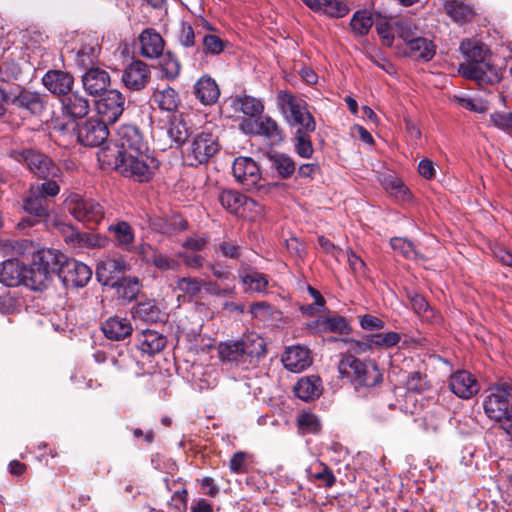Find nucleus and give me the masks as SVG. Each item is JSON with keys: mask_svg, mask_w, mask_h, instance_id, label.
<instances>
[{"mask_svg": "<svg viewBox=\"0 0 512 512\" xmlns=\"http://www.w3.org/2000/svg\"><path fill=\"white\" fill-rule=\"evenodd\" d=\"M459 49L467 60L460 64L459 71L467 79L475 80L478 84L494 83L500 80L496 68L485 62L486 50L484 45L476 40L464 39Z\"/></svg>", "mask_w": 512, "mask_h": 512, "instance_id": "nucleus-1", "label": "nucleus"}, {"mask_svg": "<svg viewBox=\"0 0 512 512\" xmlns=\"http://www.w3.org/2000/svg\"><path fill=\"white\" fill-rule=\"evenodd\" d=\"M338 371L357 391L373 388L379 385L383 379L375 361L361 360L349 353L342 355Z\"/></svg>", "mask_w": 512, "mask_h": 512, "instance_id": "nucleus-2", "label": "nucleus"}, {"mask_svg": "<svg viewBox=\"0 0 512 512\" xmlns=\"http://www.w3.org/2000/svg\"><path fill=\"white\" fill-rule=\"evenodd\" d=\"M148 151L147 142L136 125L125 124L118 128L113 144L102 148L98 153L99 161L112 164V157Z\"/></svg>", "mask_w": 512, "mask_h": 512, "instance_id": "nucleus-3", "label": "nucleus"}, {"mask_svg": "<svg viewBox=\"0 0 512 512\" xmlns=\"http://www.w3.org/2000/svg\"><path fill=\"white\" fill-rule=\"evenodd\" d=\"M117 172L135 182L145 183L152 180L159 162L148 151L112 157V164Z\"/></svg>", "mask_w": 512, "mask_h": 512, "instance_id": "nucleus-4", "label": "nucleus"}, {"mask_svg": "<svg viewBox=\"0 0 512 512\" xmlns=\"http://www.w3.org/2000/svg\"><path fill=\"white\" fill-rule=\"evenodd\" d=\"M0 94L5 103H10L27 114L39 116L46 108L45 96L36 91L27 90L20 85H10L0 77Z\"/></svg>", "mask_w": 512, "mask_h": 512, "instance_id": "nucleus-5", "label": "nucleus"}, {"mask_svg": "<svg viewBox=\"0 0 512 512\" xmlns=\"http://www.w3.org/2000/svg\"><path fill=\"white\" fill-rule=\"evenodd\" d=\"M278 105L285 120L296 132H314L316 122L307 109V103L290 92L281 91L278 94Z\"/></svg>", "mask_w": 512, "mask_h": 512, "instance_id": "nucleus-6", "label": "nucleus"}, {"mask_svg": "<svg viewBox=\"0 0 512 512\" xmlns=\"http://www.w3.org/2000/svg\"><path fill=\"white\" fill-rule=\"evenodd\" d=\"M60 260L52 250H42L33 257V262L27 268L23 275L22 284L32 290H42L50 278L52 272H55Z\"/></svg>", "mask_w": 512, "mask_h": 512, "instance_id": "nucleus-7", "label": "nucleus"}, {"mask_svg": "<svg viewBox=\"0 0 512 512\" xmlns=\"http://www.w3.org/2000/svg\"><path fill=\"white\" fill-rule=\"evenodd\" d=\"M219 150L217 137L207 131L194 134L186 143L185 159L190 166L206 163Z\"/></svg>", "mask_w": 512, "mask_h": 512, "instance_id": "nucleus-8", "label": "nucleus"}, {"mask_svg": "<svg viewBox=\"0 0 512 512\" xmlns=\"http://www.w3.org/2000/svg\"><path fill=\"white\" fill-rule=\"evenodd\" d=\"M69 213L79 222L98 224L104 218V207L92 198L71 193L65 199Z\"/></svg>", "mask_w": 512, "mask_h": 512, "instance_id": "nucleus-9", "label": "nucleus"}, {"mask_svg": "<svg viewBox=\"0 0 512 512\" xmlns=\"http://www.w3.org/2000/svg\"><path fill=\"white\" fill-rule=\"evenodd\" d=\"M483 408L486 416L496 423L512 411L507 382L490 388L489 394L484 399Z\"/></svg>", "mask_w": 512, "mask_h": 512, "instance_id": "nucleus-10", "label": "nucleus"}, {"mask_svg": "<svg viewBox=\"0 0 512 512\" xmlns=\"http://www.w3.org/2000/svg\"><path fill=\"white\" fill-rule=\"evenodd\" d=\"M18 161H23L28 169L39 178L56 179L61 177L62 172L57 164L39 151L25 150L19 154Z\"/></svg>", "mask_w": 512, "mask_h": 512, "instance_id": "nucleus-11", "label": "nucleus"}, {"mask_svg": "<svg viewBox=\"0 0 512 512\" xmlns=\"http://www.w3.org/2000/svg\"><path fill=\"white\" fill-rule=\"evenodd\" d=\"M125 96L116 89H110L101 94L95 102L97 114L107 123H115L126 109Z\"/></svg>", "mask_w": 512, "mask_h": 512, "instance_id": "nucleus-12", "label": "nucleus"}, {"mask_svg": "<svg viewBox=\"0 0 512 512\" xmlns=\"http://www.w3.org/2000/svg\"><path fill=\"white\" fill-rule=\"evenodd\" d=\"M56 271L63 284L67 287H84L92 276L89 266L75 259H67L57 265Z\"/></svg>", "mask_w": 512, "mask_h": 512, "instance_id": "nucleus-13", "label": "nucleus"}, {"mask_svg": "<svg viewBox=\"0 0 512 512\" xmlns=\"http://www.w3.org/2000/svg\"><path fill=\"white\" fill-rule=\"evenodd\" d=\"M49 199L40 195L39 190L30 187L28 195L23 199V209L32 216L22 219L18 223L20 229L34 226L37 222L49 216Z\"/></svg>", "mask_w": 512, "mask_h": 512, "instance_id": "nucleus-14", "label": "nucleus"}, {"mask_svg": "<svg viewBox=\"0 0 512 512\" xmlns=\"http://www.w3.org/2000/svg\"><path fill=\"white\" fill-rule=\"evenodd\" d=\"M109 136L107 122L101 118H89L77 129L78 141L88 147H97L102 145Z\"/></svg>", "mask_w": 512, "mask_h": 512, "instance_id": "nucleus-15", "label": "nucleus"}, {"mask_svg": "<svg viewBox=\"0 0 512 512\" xmlns=\"http://www.w3.org/2000/svg\"><path fill=\"white\" fill-rule=\"evenodd\" d=\"M232 171L235 179L246 189L258 188L261 171L257 163L250 157H238L234 160Z\"/></svg>", "mask_w": 512, "mask_h": 512, "instance_id": "nucleus-16", "label": "nucleus"}, {"mask_svg": "<svg viewBox=\"0 0 512 512\" xmlns=\"http://www.w3.org/2000/svg\"><path fill=\"white\" fill-rule=\"evenodd\" d=\"M150 69L141 60L132 61L122 73V82L132 91L142 90L150 80Z\"/></svg>", "mask_w": 512, "mask_h": 512, "instance_id": "nucleus-17", "label": "nucleus"}, {"mask_svg": "<svg viewBox=\"0 0 512 512\" xmlns=\"http://www.w3.org/2000/svg\"><path fill=\"white\" fill-rule=\"evenodd\" d=\"M127 268V263L122 257L106 258L96 267L97 280L105 286H115Z\"/></svg>", "mask_w": 512, "mask_h": 512, "instance_id": "nucleus-18", "label": "nucleus"}, {"mask_svg": "<svg viewBox=\"0 0 512 512\" xmlns=\"http://www.w3.org/2000/svg\"><path fill=\"white\" fill-rule=\"evenodd\" d=\"M451 391L462 399H470L476 395L480 389L479 383L470 372L458 370L454 372L449 379Z\"/></svg>", "mask_w": 512, "mask_h": 512, "instance_id": "nucleus-19", "label": "nucleus"}, {"mask_svg": "<svg viewBox=\"0 0 512 512\" xmlns=\"http://www.w3.org/2000/svg\"><path fill=\"white\" fill-rule=\"evenodd\" d=\"M44 87L59 100L73 89L74 77L62 70H49L43 78Z\"/></svg>", "mask_w": 512, "mask_h": 512, "instance_id": "nucleus-20", "label": "nucleus"}, {"mask_svg": "<svg viewBox=\"0 0 512 512\" xmlns=\"http://www.w3.org/2000/svg\"><path fill=\"white\" fill-rule=\"evenodd\" d=\"M63 115L76 120L85 117L90 111V102L85 95L73 89L60 100Z\"/></svg>", "mask_w": 512, "mask_h": 512, "instance_id": "nucleus-21", "label": "nucleus"}, {"mask_svg": "<svg viewBox=\"0 0 512 512\" xmlns=\"http://www.w3.org/2000/svg\"><path fill=\"white\" fill-rule=\"evenodd\" d=\"M84 90L92 96L104 93L110 85V76L107 71L99 67H90L82 75Z\"/></svg>", "mask_w": 512, "mask_h": 512, "instance_id": "nucleus-22", "label": "nucleus"}, {"mask_svg": "<svg viewBox=\"0 0 512 512\" xmlns=\"http://www.w3.org/2000/svg\"><path fill=\"white\" fill-rule=\"evenodd\" d=\"M65 242L75 249H95L104 247L107 243V238L97 233L80 232L70 229V232L65 235Z\"/></svg>", "mask_w": 512, "mask_h": 512, "instance_id": "nucleus-23", "label": "nucleus"}, {"mask_svg": "<svg viewBox=\"0 0 512 512\" xmlns=\"http://www.w3.org/2000/svg\"><path fill=\"white\" fill-rule=\"evenodd\" d=\"M101 329L105 337L113 341L125 340L133 332L132 322L120 316L109 317L102 323Z\"/></svg>", "mask_w": 512, "mask_h": 512, "instance_id": "nucleus-24", "label": "nucleus"}, {"mask_svg": "<svg viewBox=\"0 0 512 512\" xmlns=\"http://www.w3.org/2000/svg\"><path fill=\"white\" fill-rule=\"evenodd\" d=\"M308 328L314 333L332 332L342 335L351 332L348 320L340 315L316 319L308 324Z\"/></svg>", "mask_w": 512, "mask_h": 512, "instance_id": "nucleus-25", "label": "nucleus"}, {"mask_svg": "<svg viewBox=\"0 0 512 512\" xmlns=\"http://www.w3.org/2000/svg\"><path fill=\"white\" fill-rule=\"evenodd\" d=\"M285 368L291 372H301L311 364L310 352L307 348L301 346H291L286 348L282 357Z\"/></svg>", "mask_w": 512, "mask_h": 512, "instance_id": "nucleus-26", "label": "nucleus"}, {"mask_svg": "<svg viewBox=\"0 0 512 512\" xmlns=\"http://www.w3.org/2000/svg\"><path fill=\"white\" fill-rule=\"evenodd\" d=\"M138 348L149 357L160 353L166 346L167 340L164 335L155 330H143L137 335Z\"/></svg>", "mask_w": 512, "mask_h": 512, "instance_id": "nucleus-27", "label": "nucleus"}, {"mask_svg": "<svg viewBox=\"0 0 512 512\" xmlns=\"http://www.w3.org/2000/svg\"><path fill=\"white\" fill-rule=\"evenodd\" d=\"M257 135L265 137L271 144L278 145L284 140V134L279 124L270 116H260L254 120Z\"/></svg>", "mask_w": 512, "mask_h": 512, "instance_id": "nucleus-28", "label": "nucleus"}, {"mask_svg": "<svg viewBox=\"0 0 512 512\" xmlns=\"http://www.w3.org/2000/svg\"><path fill=\"white\" fill-rule=\"evenodd\" d=\"M141 55L149 58H158L164 49V41L159 33L153 29H145L139 37Z\"/></svg>", "mask_w": 512, "mask_h": 512, "instance_id": "nucleus-29", "label": "nucleus"}, {"mask_svg": "<svg viewBox=\"0 0 512 512\" xmlns=\"http://www.w3.org/2000/svg\"><path fill=\"white\" fill-rule=\"evenodd\" d=\"M25 266L17 260H6L0 264V283L7 287L22 284Z\"/></svg>", "mask_w": 512, "mask_h": 512, "instance_id": "nucleus-30", "label": "nucleus"}, {"mask_svg": "<svg viewBox=\"0 0 512 512\" xmlns=\"http://www.w3.org/2000/svg\"><path fill=\"white\" fill-rule=\"evenodd\" d=\"M194 94L202 104L211 105L218 100L220 90L214 79L203 76L195 83Z\"/></svg>", "mask_w": 512, "mask_h": 512, "instance_id": "nucleus-31", "label": "nucleus"}, {"mask_svg": "<svg viewBox=\"0 0 512 512\" xmlns=\"http://www.w3.org/2000/svg\"><path fill=\"white\" fill-rule=\"evenodd\" d=\"M101 51V46L97 38L88 37L86 38L79 50L77 51L76 61L77 64L83 68L94 67V64L98 60V56Z\"/></svg>", "mask_w": 512, "mask_h": 512, "instance_id": "nucleus-32", "label": "nucleus"}, {"mask_svg": "<svg viewBox=\"0 0 512 512\" xmlns=\"http://www.w3.org/2000/svg\"><path fill=\"white\" fill-rule=\"evenodd\" d=\"M151 98L162 111L174 112L180 105L178 92L170 86L157 87Z\"/></svg>", "mask_w": 512, "mask_h": 512, "instance_id": "nucleus-33", "label": "nucleus"}, {"mask_svg": "<svg viewBox=\"0 0 512 512\" xmlns=\"http://www.w3.org/2000/svg\"><path fill=\"white\" fill-rule=\"evenodd\" d=\"M218 353L220 360L224 364H228L230 366H244L246 364V360L243 354V347L241 346L240 341H228L220 343L218 347Z\"/></svg>", "mask_w": 512, "mask_h": 512, "instance_id": "nucleus-34", "label": "nucleus"}, {"mask_svg": "<svg viewBox=\"0 0 512 512\" xmlns=\"http://www.w3.org/2000/svg\"><path fill=\"white\" fill-rule=\"evenodd\" d=\"M243 347V354L246 363H252L254 359L264 357L266 354V344L263 338L257 334H249L240 340Z\"/></svg>", "mask_w": 512, "mask_h": 512, "instance_id": "nucleus-35", "label": "nucleus"}, {"mask_svg": "<svg viewBox=\"0 0 512 512\" xmlns=\"http://www.w3.org/2000/svg\"><path fill=\"white\" fill-rule=\"evenodd\" d=\"M152 250L149 244H143L139 247V253H141L147 262H151L156 268L161 271L177 270L180 266L179 262L173 257L163 254L157 250H153L151 256L148 255V251Z\"/></svg>", "mask_w": 512, "mask_h": 512, "instance_id": "nucleus-36", "label": "nucleus"}, {"mask_svg": "<svg viewBox=\"0 0 512 512\" xmlns=\"http://www.w3.org/2000/svg\"><path fill=\"white\" fill-rule=\"evenodd\" d=\"M296 396L304 401H311L321 395V380L317 376L301 378L294 387Z\"/></svg>", "mask_w": 512, "mask_h": 512, "instance_id": "nucleus-37", "label": "nucleus"}, {"mask_svg": "<svg viewBox=\"0 0 512 512\" xmlns=\"http://www.w3.org/2000/svg\"><path fill=\"white\" fill-rule=\"evenodd\" d=\"M407 46L409 49L408 55L415 60H421L423 62L430 61L436 53V46L433 42L420 36L410 42Z\"/></svg>", "mask_w": 512, "mask_h": 512, "instance_id": "nucleus-38", "label": "nucleus"}, {"mask_svg": "<svg viewBox=\"0 0 512 512\" xmlns=\"http://www.w3.org/2000/svg\"><path fill=\"white\" fill-rule=\"evenodd\" d=\"M133 314L134 317L150 323L162 322L166 317V314L155 300H147L138 303L134 308Z\"/></svg>", "mask_w": 512, "mask_h": 512, "instance_id": "nucleus-39", "label": "nucleus"}, {"mask_svg": "<svg viewBox=\"0 0 512 512\" xmlns=\"http://www.w3.org/2000/svg\"><path fill=\"white\" fill-rule=\"evenodd\" d=\"M240 279L246 292L267 293L269 280L267 275L256 270L241 272Z\"/></svg>", "mask_w": 512, "mask_h": 512, "instance_id": "nucleus-40", "label": "nucleus"}, {"mask_svg": "<svg viewBox=\"0 0 512 512\" xmlns=\"http://www.w3.org/2000/svg\"><path fill=\"white\" fill-rule=\"evenodd\" d=\"M232 107L235 111H240L250 117L258 116L264 110L261 100L246 94L235 96L232 99Z\"/></svg>", "mask_w": 512, "mask_h": 512, "instance_id": "nucleus-41", "label": "nucleus"}, {"mask_svg": "<svg viewBox=\"0 0 512 512\" xmlns=\"http://www.w3.org/2000/svg\"><path fill=\"white\" fill-rule=\"evenodd\" d=\"M109 231L114 234L117 244L127 250L133 251L134 232L129 223L125 221H119L109 227Z\"/></svg>", "mask_w": 512, "mask_h": 512, "instance_id": "nucleus-42", "label": "nucleus"}, {"mask_svg": "<svg viewBox=\"0 0 512 512\" xmlns=\"http://www.w3.org/2000/svg\"><path fill=\"white\" fill-rule=\"evenodd\" d=\"M270 166L276 170L278 175L283 178H289L295 172V163L291 157L283 153H270L268 155Z\"/></svg>", "mask_w": 512, "mask_h": 512, "instance_id": "nucleus-43", "label": "nucleus"}, {"mask_svg": "<svg viewBox=\"0 0 512 512\" xmlns=\"http://www.w3.org/2000/svg\"><path fill=\"white\" fill-rule=\"evenodd\" d=\"M219 201L227 211L238 214L240 209L247 203L248 198L234 190H224L219 195Z\"/></svg>", "mask_w": 512, "mask_h": 512, "instance_id": "nucleus-44", "label": "nucleus"}, {"mask_svg": "<svg viewBox=\"0 0 512 512\" xmlns=\"http://www.w3.org/2000/svg\"><path fill=\"white\" fill-rule=\"evenodd\" d=\"M390 246L395 252L402 255L405 259H424L423 255L416 250L414 243L406 238L393 237L390 240Z\"/></svg>", "mask_w": 512, "mask_h": 512, "instance_id": "nucleus-45", "label": "nucleus"}, {"mask_svg": "<svg viewBox=\"0 0 512 512\" xmlns=\"http://www.w3.org/2000/svg\"><path fill=\"white\" fill-rule=\"evenodd\" d=\"M446 13L457 22H466L469 21L473 15V9L462 3L458 2L456 0H448L446 1L445 5Z\"/></svg>", "mask_w": 512, "mask_h": 512, "instance_id": "nucleus-46", "label": "nucleus"}, {"mask_svg": "<svg viewBox=\"0 0 512 512\" xmlns=\"http://www.w3.org/2000/svg\"><path fill=\"white\" fill-rule=\"evenodd\" d=\"M167 135L174 143L182 145L190 136L189 127L182 118L175 117L169 122Z\"/></svg>", "mask_w": 512, "mask_h": 512, "instance_id": "nucleus-47", "label": "nucleus"}, {"mask_svg": "<svg viewBox=\"0 0 512 512\" xmlns=\"http://www.w3.org/2000/svg\"><path fill=\"white\" fill-rule=\"evenodd\" d=\"M153 227L162 234L171 235L176 232L184 231L188 227L187 221L179 218L172 217L170 219H155L153 221Z\"/></svg>", "mask_w": 512, "mask_h": 512, "instance_id": "nucleus-48", "label": "nucleus"}, {"mask_svg": "<svg viewBox=\"0 0 512 512\" xmlns=\"http://www.w3.org/2000/svg\"><path fill=\"white\" fill-rule=\"evenodd\" d=\"M321 471H314V467H307L305 472L309 481H319L327 489L333 487L336 483V477L328 465H320Z\"/></svg>", "mask_w": 512, "mask_h": 512, "instance_id": "nucleus-49", "label": "nucleus"}, {"mask_svg": "<svg viewBox=\"0 0 512 512\" xmlns=\"http://www.w3.org/2000/svg\"><path fill=\"white\" fill-rule=\"evenodd\" d=\"M118 295L125 300H133L140 291L139 280L135 277H121L114 286Z\"/></svg>", "mask_w": 512, "mask_h": 512, "instance_id": "nucleus-50", "label": "nucleus"}, {"mask_svg": "<svg viewBox=\"0 0 512 512\" xmlns=\"http://www.w3.org/2000/svg\"><path fill=\"white\" fill-rule=\"evenodd\" d=\"M165 483L166 489L168 491H173L172 501L175 502V507L180 509H185L187 505V489L183 486V483L180 482V479L170 480L168 477L163 479Z\"/></svg>", "mask_w": 512, "mask_h": 512, "instance_id": "nucleus-51", "label": "nucleus"}, {"mask_svg": "<svg viewBox=\"0 0 512 512\" xmlns=\"http://www.w3.org/2000/svg\"><path fill=\"white\" fill-rule=\"evenodd\" d=\"M401 335L397 332L390 331L386 333H375L367 336V341L373 347L392 348L399 344Z\"/></svg>", "mask_w": 512, "mask_h": 512, "instance_id": "nucleus-52", "label": "nucleus"}, {"mask_svg": "<svg viewBox=\"0 0 512 512\" xmlns=\"http://www.w3.org/2000/svg\"><path fill=\"white\" fill-rule=\"evenodd\" d=\"M312 132H295L293 142L296 153L305 159L312 157L314 148L311 141Z\"/></svg>", "mask_w": 512, "mask_h": 512, "instance_id": "nucleus-53", "label": "nucleus"}, {"mask_svg": "<svg viewBox=\"0 0 512 512\" xmlns=\"http://www.w3.org/2000/svg\"><path fill=\"white\" fill-rule=\"evenodd\" d=\"M353 31L358 35H366L373 25V19L367 11H357L350 23Z\"/></svg>", "mask_w": 512, "mask_h": 512, "instance_id": "nucleus-54", "label": "nucleus"}, {"mask_svg": "<svg viewBox=\"0 0 512 512\" xmlns=\"http://www.w3.org/2000/svg\"><path fill=\"white\" fill-rule=\"evenodd\" d=\"M226 46V42L214 34H206L202 38V52L205 55H220Z\"/></svg>", "mask_w": 512, "mask_h": 512, "instance_id": "nucleus-55", "label": "nucleus"}, {"mask_svg": "<svg viewBox=\"0 0 512 512\" xmlns=\"http://www.w3.org/2000/svg\"><path fill=\"white\" fill-rule=\"evenodd\" d=\"M395 26V32L406 45L418 37L416 26L409 20H399Z\"/></svg>", "mask_w": 512, "mask_h": 512, "instance_id": "nucleus-56", "label": "nucleus"}, {"mask_svg": "<svg viewBox=\"0 0 512 512\" xmlns=\"http://www.w3.org/2000/svg\"><path fill=\"white\" fill-rule=\"evenodd\" d=\"M176 285L185 295L194 297L201 292L203 283L197 278L182 277L177 280Z\"/></svg>", "mask_w": 512, "mask_h": 512, "instance_id": "nucleus-57", "label": "nucleus"}, {"mask_svg": "<svg viewBox=\"0 0 512 512\" xmlns=\"http://www.w3.org/2000/svg\"><path fill=\"white\" fill-rule=\"evenodd\" d=\"M196 34L192 26L187 22H182L177 34V41L183 48H190L195 45Z\"/></svg>", "mask_w": 512, "mask_h": 512, "instance_id": "nucleus-58", "label": "nucleus"}, {"mask_svg": "<svg viewBox=\"0 0 512 512\" xmlns=\"http://www.w3.org/2000/svg\"><path fill=\"white\" fill-rule=\"evenodd\" d=\"M299 428L304 433H315L320 429L318 417L312 413H303L298 418Z\"/></svg>", "mask_w": 512, "mask_h": 512, "instance_id": "nucleus-59", "label": "nucleus"}, {"mask_svg": "<svg viewBox=\"0 0 512 512\" xmlns=\"http://www.w3.org/2000/svg\"><path fill=\"white\" fill-rule=\"evenodd\" d=\"M241 247L232 240H224L216 247V252H219L223 257L237 260L240 257Z\"/></svg>", "mask_w": 512, "mask_h": 512, "instance_id": "nucleus-60", "label": "nucleus"}, {"mask_svg": "<svg viewBox=\"0 0 512 512\" xmlns=\"http://www.w3.org/2000/svg\"><path fill=\"white\" fill-rule=\"evenodd\" d=\"M490 120L495 127L512 133V112H494L490 115Z\"/></svg>", "mask_w": 512, "mask_h": 512, "instance_id": "nucleus-61", "label": "nucleus"}, {"mask_svg": "<svg viewBox=\"0 0 512 512\" xmlns=\"http://www.w3.org/2000/svg\"><path fill=\"white\" fill-rule=\"evenodd\" d=\"M360 327L367 331H380L385 328V322L374 315L365 314L359 317Z\"/></svg>", "mask_w": 512, "mask_h": 512, "instance_id": "nucleus-62", "label": "nucleus"}, {"mask_svg": "<svg viewBox=\"0 0 512 512\" xmlns=\"http://www.w3.org/2000/svg\"><path fill=\"white\" fill-rule=\"evenodd\" d=\"M46 181L31 186L34 190H39L40 195H42L45 199H48L49 197H55L60 192V187L58 183L54 179H45Z\"/></svg>", "mask_w": 512, "mask_h": 512, "instance_id": "nucleus-63", "label": "nucleus"}, {"mask_svg": "<svg viewBox=\"0 0 512 512\" xmlns=\"http://www.w3.org/2000/svg\"><path fill=\"white\" fill-rule=\"evenodd\" d=\"M349 8L340 0H327L324 14L331 17H343L348 14Z\"/></svg>", "mask_w": 512, "mask_h": 512, "instance_id": "nucleus-64", "label": "nucleus"}]
</instances>
